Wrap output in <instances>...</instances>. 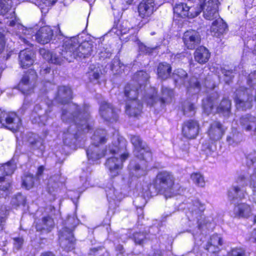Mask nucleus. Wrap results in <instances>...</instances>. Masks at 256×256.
Returning <instances> with one entry per match:
<instances>
[{
	"label": "nucleus",
	"mask_w": 256,
	"mask_h": 256,
	"mask_svg": "<svg viewBox=\"0 0 256 256\" xmlns=\"http://www.w3.org/2000/svg\"><path fill=\"white\" fill-rule=\"evenodd\" d=\"M14 245L17 250H19L23 244L24 240L22 238H14Z\"/></svg>",
	"instance_id": "nucleus-54"
},
{
	"label": "nucleus",
	"mask_w": 256,
	"mask_h": 256,
	"mask_svg": "<svg viewBox=\"0 0 256 256\" xmlns=\"http://www.w3.org/2000/svg\"><path fill=\"white\" fill-rule=\"evenodd\" d=\"M222 238L217 234H213L210 238L206 246V249L209 253L214 254L220 251V246L222 244Z\"/></svg>",
	"instance_id": "nucleus-25"
},
{
	"label": "nucleus",
	"mask_w": 256,
	"mask_h": 256,
	"mask_svg": "<svg viewBox=\"0 0 256 256\" xmlns=\"http://www.w3.org/2000/svg\"><path fill=\"white\" fill-rule=\"evenodd\" d=\"M40 256H56V255L51 252H42Z\"/></svg>",
	"instance_id": "nucleus-60"
},
{
	"label": "nucleus",
	"mask_w": 256,
	"mask_h": 256,
	"mask_svg": "<svg viewBox=\"0 0 256 256\" xmlns=\"http://www.w3.org/2000/svg\"><path fill=\"white\" fill-rule=\"evenodd\" d=\"M182 110L184 115L191 116H194L196 112V107L194 104L188 101H186L183 104Z\"/></svg>",
	"instance_id": "nucleus-42"
},
{
	"label": "nucleus",
	"mask_w": 256,
	"mask_h": 256,
	"mask_svg": "<svg viewBox=\"0 0 256 256\" xmlns=\"http://www.w3.org/2000/svg\"><path fill=\"white\" fill-rule=\"evenodd\" d=\"M26 202V198L20 194L14 196L12 199L11 204L12 206L16 208L20 205H24Z\"/></svg>",
	"instance_id": "nucleus-46"
},
{
	"label": "nucleus",
	"mask_w": 256,
	"mask_h": 256,
	"mask_svg": "<svg viewBox=\"0 0 256 256\" xmlns=\"http://www.w3.org/2000/svg\"><path fill=\"white\" fill-rule=\"evenodd\" d=\"M193 182L198 186L203 187L204 186V180L203 176L200 173H194L191 175Z\"/></svg>",
	"instance_id": "nucleus-48"
},
{
	"label": "nucleus",
	"mask_w": 256,
	"mask_h": 256,
	"mask_svg": "<svg viewBox=\"0 0 256 256\" xmlns=\"http://www.w3.org/2000/svg\"><path fill=\"white\" fill-rule=\"evenodd\" d=\"M20 126V119L15 113L7 112L0 110V127L4 126L12 132H15Z\"/></svg>",
	"instance_id": "nucleus-9"
},
{
	"label": "nucleus",
	"mask_w": 256,
	"mask_h": 256,
	"mask_svg": "<svg viewBox=\"0 0 256 256\" xmlns=\"http://www.w3.org/2000/svg\"><path fill=\"white\" fill-rule=\"evenodd\" d=\"M62 120L65 122L72 123L63 136L64 142L66 144H72V140L76 138V132L72 130L73 127L76 128L78 131L84 132H88L90 128L88 108L84 107L82 111L78 106L74 104H70L62 109Z\"/></svg>",
	"instance_id": "nucleus-1"
},
{
	"label": "nucleus",
	"mask_w": 256,
	"mask_h": 256,
	"mask_svg": "<svg viewBox=\"0 0 256 256\" xmlns=\"http://www.w3.org/2000/svg\"><path fill=\"white\" fill-rule=\"evenodd\" d=\"M54 226L53 219L49 216L44 217L40 222L37 223L36 228L37 231L40 232H50Z\"/></svg>",
	"instance_id": "nucleus-31"
},
{
	"label": "nucleus",
	"mask_w": 256,
	"mask_h": 256,
	"mask_svg": "<svg viewBox=\"0 0 256 256\" xmlns=\"http://www.w3.org/2000/svg\"><path fill=\"white\" fill-rule=\"evenodd\" d=\"M72 98L70 88L66 86H60L58 88L56 100L60 103L66 104Z\"/></svg>",
	"instance_id": "nucleus-29"
},
{
	"label": "nucleus",
	"mask_w": 256,
	"mask_h": 256,
	"mask_svg": "<svg viewBox=\"0 0 256 256\" xmlns=\"http://www.w3.org/2000/svg\"><path fill=\"white\" fill-rule=\"evenodd\" d=\"M53 36V31L48 26H44L40 28L34 36L36 40L42 44H48Z\"/></svg>",
	"instance_id": "nucleus-20"
},
{
	"label": "nucleus",
	"mask_w": 256,
	"mask_h": 256,
	"mask_svg": "<svg viewBox=\"0 0 256 256\" xmlns=\"http://www.w3.org/2000/svg\"><path fill=\"white\" fill-rule=\"evenodd\" d=\"M142 104L138 100H128L126 106V112L130 116L136 117L142 112Z\"/></svg>",
	"instance_id": "nucleus-24"
},
{
	"label": "nucleus",
	"mask_w": 256,
	"mask_h": 256,
	"mask_svg": "<svg viewBox=\"0 0 256 256\" xmlns=\"http://www.w3.org/2000/svg\"><path fill=\"white\" fill-rule=\"evenodd\" d=\"M138 86L134 84V82L128 84L124 88V94L128 99V100H138L137 97L138 94Z\"/></svg>",
	"instance_id": "nucleus-34"
},
{
	"label": "nucleus",
	"mask_w": 256,
	"mask_h": 256,
	"mask_svg": "<svg viewBox=\"0 0 256 256\" xmlns=\"http://www.w3.org/2000/svg\"><path fill=\"white\" fill-rule=\"evenodd\" d=\"M6 216L4 214L0 215V231L4 229V226L6 222Z\"/></svg>",
	"instance_id": "nucleus-58"
},
{
	"label": "nucleus",
	"mask_w": 256,
	"mask_h": 256,
	"mask_svg": "<svg viewBox=\"0 0 256 256\" xmlns=\"http://www.w3.org/2000/svg\"><path fill=\"white\" fill-rule=\"evenodd\" d=\"M200 126L197 121L188 120L184 124L182 132L184 136L189 139L195 138L199 133Z\"/></svg>",
	"instance_id": "nucleus-16"
},
{
	"label": "nucleus",
	"mask_w": 256,
	"mask_h": 256,
	"mask_svg": "<svg viewBox=\"0 0 256 256\" xmlns=\"http://www.w3.org/2000/svg\"><path fill=\"white\" fill-rule=\"evenodd\" d=\"M140 49L141 51L145 52L146 53L150 52V50L148 48L146 47V46L144 45H140Z\"/></svg>",
	"instance_id": "nucleus-62"
},
{
	"label": "nucleus",
	"mask_w": 256,
	"mask_h": 256,
	"mask_svg": "<svg viewBox=\"0 0 256 256\" xmlns=\"http://www.w3.org/2000/svg\"><path fill=\"white\" fill-rule=\"evenodd\" d=\"M106 131L102 129H98L92 136V144L86 150V154L88 160L94 162L102 158L105 152L98 146L100 144L106 143Z\"/></svg>",
	"instance_id": "nucleus-6"
},
{
	"label": "nucleus",
	"mask_w": 256,
	"mask_h": 256,
	"mask_svg": "<svg viewBox=\"0 0 256 256\" xmlns=\"http://www.w3.org/2000/svg\"><path fill=\"white\" fill-rule=\"evenodd\" d=\"M228 29L226 24L220 18H218L212 24L210 31L212 34L216 37H220Z\"/></svg>",
	"instance_id": "nucleus-28"
},
{
	"label": "nucleus",
	"mask_w": 256,
	"mask_h": 256,
	"mask_svg": "<svg viewBox=\"0 0 256 256\" xmlns=\"http://www.w3.org/2000/svg\"><path fill=\"white\" fill-rule=\"evenodd\" d=\"M12 6V0H0V14L6 16V18H12L14 12L8 13Z\"/></svg>",
	"instance_id": "nucleus-37"
},
{
	"label": "nucleus",
	"mask_w": 256,
	"mask_h": 256,
	"mask_svg": "<svg viewBox=\"0 0 256 256\" xmlns=\"http://www.w3.org/2000/svg\"><path fill=\"white\" fill-rule=\"evenodd\" d=\"M154 5L153 0H142L138 6L139 16L142 18L150 17L154 11Z\"/></svg>",
	"instance_id": "nucleus-19"
},
{
	"label": "nucleus",
	"mask_w": 256,
	"mask_h": 256,
	"mask_svg": "<svg viewBox=\"0 0 256 256\" xmlns=\"http://www.w3.org/2000/svg\"><path fill=\"white\" fill-rule=\"evenodd\" d=\"M62 48V52H50L44 49L40 50V54L43 56L44 58L46 60L56 64H60L64 60V59L66 60L63 56Z\"/></svg>",
	"instance_id": "nucleus-23"
},
{
	"label": "nucleus",
	"mask_w": 256,
	"mask_h": 256,
	"mask_svg": "<svg viewBox=\"0 0 256 256\" xmlns=\"http://www.w3.org/2000/svg\"><path fill=\"white\" fill-rule=\"evenodd\" d=\"M33 52L28 49L21 50L19 54L20 64L22 68H26L34 62Z\"/></svg>",
	"instance_id": "nucleus-27"
},
{
	"label": "nucleus",
	"mask_w": 256,
	"mask_h": 256,
	"mask_svg": "<svg viewBox=\"0 0 256 256\" xmlns=\"http://www.w3.org/2000/svg\"><path fill=\"white\" fill-rule=\"evenodd\" d=\"M246 195V191L243 186H234L228 192V200L234 204L244 198Z\"/></svg>",
	"instance_id": "nucleus-22"
},
{
	"label": "nucleus",
	"mask_w": 256,
	"mask_h": 256,
	"mask_svg": "<svg viewBox=\"0 0 256 256\" xmlns=\"http://www.w3.org/2000/svg\"><path fill=\"white\" fill-rule=\"evenodd\" d=\"M162 96L158 98L157 97V92L156 89H151L150 93H148L145 98L147 104L150 106H153L158 100H160L162 104L169 102L171 101L173 96V91L166 87L162 86L161 90Z\"/></svg>",
	"instance_id": "nucleus-10"
},
{
	"label": "nucleus",
	"mask_w": 256,
	"mask_h": 256,
	"mask_svg": "<svg viewBox=\"0 0 256 256\" xmlns=\"http://www.w3.org/2000/svg\"><path fill=\"white\" fill-rule=\"evenodd\" d=\"M58 0H41L42 4L46 6H51L57 2Z\"/></svg>",
	"instance_id": "nucleus-57"
},
{
	"label": "nucleus",
	"mask_w": 256,
	"mask_h": 256,
	"mask_svg": "<svg viewBox=\"0 0 256 256\" xmlns=\"http://www.w3.org/2000/svg\"><path fill=\"white\" fill-rule=\"evenodd\" d=\"M210 54L207 48L200 46L197 48L194 53V58L196 62L200 64L206 62L210 58Z\"/></svg>",
	"instance_id": "nucleus-33"
},
{
	"label": "nucleus",
	"mask_w": 256,
	"mask_h": 256,
	"mask_svg": "<svg viewBox=\"0 0 256 256\" xmlns=\"http://www.w3.org/2000/svg\"><path fill=\"white\" fill-rule=\"evenodd\" d=\"M150 76L148 73L143 70H140L134 74L132 82L140 88L142 85L145 84L147 82Z\"/></svg>",
	"instance_id": "nucleus-38"
},
{
	"label": "nucleus",
	"mask_w": 256,
	"mask_h": 256,
	"mask_svg": "<svg viewBox=\"0 0 256 256\" xmlns=\"http://www.w3.org/2000/svg\"><path fill=\"white\" fill-rule=\"evenodd\" d=\"M102 250V248L100 246L98 248H90L88 253L89 255L95 256L99 254V252Z\"/></svg>",
	"instance_id": "nucleus-55"
},
{
	"label": "nucleus",
	"mask_w": 256,
	"mask_h": 256,
	"mask_svg": "<svg viewBox=\"0 0 256 256\" xmlns=\"http://www.w3.org/2000/svg\"><path fill=\"white\" fill-rule=\"evenodd\" d=\"M248 84L250 87L256 89V71L250 74L248 78Z\"/></svg>",
	"instance_id": "nucleus-50"
},
{
	"label": "nucleus",
	"mask_w": 256,
	"mask_h": 256,
	"mask_svg": "<svg viewBox=\"0 0 256 256\" xmlns=\"http://www.w3.org/2000/svg\"><path fill=\"white\" fill-rule=\"evenodd\" d=\"M34 184V178L32 175L28 174L24 176L22 179V186L26 189L32 188Z\"/></svg>",
	"instance_id": "nucleus-45"
},
{
	"label": "nucleus",
	"mask_w": 256,
	"mask_h": 256,
	"mask_svg": "<svg viewBox=\"0 0 256 256\" xmlns=\"http://www.w3.org/2000/svg\"><path fill=\"white\" fill-rule=\"evenodd\" d=\"M90 68V70L88 72V76L90 80L93 82L98 80L102 74L100 69L94 66H91Z\"/></svg>",
	"instance_id": "nucleus-43"
},
{
	"label": "nucleus",
	"mask_w": 256,
	"mask_h": 256,
	"mask_svg": "<svg viewBox=\"0 0 256 256\" xmlns=\"http://www.w3.org/2000/svg\"><path fill=\"white\" fill-rule=\"evenodd\" d=\"M231 107V101L227 98H224L218 106L216 110L224 116H228L230 114Z\"/></svg>",
	"instance_id": "nucleus-36"
},
{
	"label": "nucleus",
	"mask_w": 256,
	"mask_h": 256,
	"mask_svg": "<svg viewBox=\"0 0 256 256\" xmlns=\"http://www.w3.org/2000/svg\"><path fill=\"white\" fill-rule=\"evenodd\" d=\"M126 142L122 138H118L111 146H109L108 151L114 156L108 158L106 166L110 170L111 176L114 177L119 174L122 168V163L129 156L126 152Z\"/></svg>",
	"instance_id": "nucleus-3"
},
{
	"label": "nucleus",
	"mask_w": 256,
	"mask_h": 256,
	"mask_svg": "<svg viewBox=\"0 0 256 256\" xmlns=\"http://www.w3.org/2000/svg\"><path fill=\"white\" fill-rule=\"evenodd\" d=\"M242 140V134L236 131L227 136L226 141L230 144H237Z\"/></svg>",
	"instance_id": "nucleus-44"
},
{
	"label": "nucleus",
	"mask_w": 256,
	"mask_h": 256,
	"mask_svg": "<svg viewBox=\"0 0 256 256\" xmlns=\"http://www.w3.org/2000/svg\"><path fill=\"white\" fill-rule=\"evenodd\" d=\"M148 236L144 232H136L133 234L132 239L136 244L142 246L148 240Z\"/></svg>",
	"instance_id": "nucleus-40"
},
{
	"label": "nucleus",
	"mask_w": 256,
	"mask_h": 256,
	"mask_svg": "<svg viewBox=\"0 0 256 256\" xmlns=\"http://www.w3.org/2000/svg\"><path fill=\"white\" fill-rule=\"evenodd\" d=\"M222 74L224 76V80L227 84L232 80L234 78L233 72L232 70H226L225 69L222 70Z\"/></svg>",
	"instance_id": "nucleus-51"
},
{
	"label": "nucleus",
	"mask_w": 256,
	"mask_h": 256,
	"mask_svg": "<svg viewBox=\"0 0 256 256\" xmlns=\"http://www.w3.org/2000/svg\"><path fill=\"white\" fill-rule=\"evenodd\" d=\"M202 5L197 6H188V15L187 16L188 18H193L196 16L202 10Z\"/></svg>",
	"instance_id": "nucleus-47"
},
{
	"label": "nucleus",
	"mask_w": 256,
	"mask_h": 256,
	"mask_svg": "<svg viewBox=\"0 0 256 256\" xmlns=\"http://www.w3.org/2000/svg\"><path fill=\"white\" fill-rule=\"evenodd\" d=\"M188 9V6L187 4L183 2L176 4L173 8L174 14H176L178 16L182 18L187 17Z\"/></svg>",
	"instance_id": "nucleus-39"
},
{
	"label": "nucleus",
	"mask_w": 256,
	"mask_h": 256,
	"mask_svg": "<svg viewBox=\"0 0 256 256\" xmlns=\"http://www.w3.org/2000/svg\"><path fill=\"white\" fill-rule=\"evenodd\" d=\"M54 178H50L48 180V189L49 192H54L58 187V184L57 182H54Z\"/></svg>",
	"instance_id": "nucleus-52"
},
{
	"label": "nucleus",
	"mask_w": 256,
	"mask_h": 256,
	"mask_svg": "<svg viewBox=\"0 0 256 256\" xmlns=\"http://www.w3.org/2000/svg\"><path fill=\"white\" fill-rule=\"evenodd\" d=\"M5 46L4 36L1 32H0V54L3 51Z\"/></svg>",
	"instance_id": "nucleus-56"
},
{
	"label": "nucleus",
	"mask_w": 256,
	"mask_h": 256,
	"mask_svg": "<svg viewBox=\"0 0 256 256\" xmlns=\"http://www.w3.org/2000/svg\"><path fill=\"white\" fill-rule=\"evenodd\" d=\"M226 129L219 122H212L209 127L208 134L210 138L213 141L220 140L225 132Z\"/></svg>",
	"instance_id": "nucleus-18"
},
{
	"label": "nucleus",
	"mask_w": 256,
	"mask_h": 256,
	"mask_svg": "<svg viewBox=\"0 0 256 256\" xmlns=\"http://www.w3.org/2000/svg\"><path fill=\"white\" fill-rule=\"evenodd\" d=\"M235 216L248 218L252 214V208L246 203H240L234 208Z\"/></svg>",
	"instance_id": "nucleus-30"
},
{
	"label": "nucleus",
	"mask_w": 256,
	"mask_h": 256,
	"mask_svg": "<svg viewBox=\"0 0 256 256\" xmlns=\"http://www.w3.org/2000/svg\"><path fill=\"white\" fill-rule=\"evenodd\" d=\"M218 0H208L202 7L204 16L208 20L217 19L219 17L218 12Z\"/></svg>",
	"instance_id": "nucleus-13"
},
{
	"label": "nucleus",
	"mask_w": 256,
	"mask_h": 256,
	"mask_svg": "<svg viewBox=\"0 0 256 256\" xmlns=\"http://www.w3.org/2000/svg\"><path fill=\"white\" fill-rule=\"evenodd\" d=\"M44 170V168L43 166H40L38 169L36 174L38 176H41Z\"/></svg>",
	"instance_id": "nucleus-61"
},
{
	"label": "nucleus",
	"mask_w": 256,
	"mask_h": 256,
	"mask_svg": "<svg viewBox=\"0 0 256 256\" xmlns=\"http://www.w3.org/2000/svg\"><path fill=\"white\" fill-rule=\"evenodd\" d=\"M73 230L67 227L62 228L59 232V242L62 248L66 251L74 249L76 239L72 233Z\"/></svg>",
	"instance_id": "nucleus-11"
},
{
	"label": "nucleus",
	"mask_w": 256,
	"mask_h": 256,
	"mask_svg": "<svg viewBox=\"0 0 256 256\" xmlns=\"http://www.w3.org/2000/svg\"><path fill=\"white\" fill-rule=\"evenodd\" d=\"M218 98V94L216 92H214L206 100H202L204 110L207 115H208L212 112L214 106Z\"/></svg>",
	"instance_id": "nucleus-32"
},
{
	"label": "nucleus",
	"mask_w": 256,
	"mask_h": 256,
	"mask_svg": "<svg viewBox=\"0 0 256 256\" xmlns=\"http://www.w3.org/2000/svg\"><path fill=\"white\" fill-rule=\"evenodd\" d=\"M246 158L247 165L254 168V172L250 176V185L254 192L256 193V152H250L246 155Z\"/></svg>",
	"instance_id": "nucleus-21"
},
{
	"label": "nucleus",
	"mask_w": 256,
	"mask_h": 256,
	"mask_svg": "<svg viewBox=\"0 0 256 256\" xmlns=\"http://www.w3.org/2000/svg\"><path fill=\"white\" fill-rule=\"evenodd\" d=\"M234 98L238 109L246 110L252 106L253 96L250 90L240 88L236 90Z\"/></svg>",
	"instance_id": "nucleus-7"
},
{
	"label": "nucleus",
	"mask_w": 256,
	"mask_h": 256,
	"mask_svg": "<svg viewBox=\"0 0 256 256\" xmlns=\"http://www.w3.org/2000/svg\"><path fill=\"white\" fill-rule=\"evenodd\" d=\"M229 256H245L244 252L242 248H234L229 253Z\"/></svg>",
	"instance_id": "nucleus-53"
},
{
	"label": "nucleus",
	"mask_w": 256,
	"mask_h": 256,
	"mask_svg": "<svg viewBox=\"0 0 256 256\" xmlns=\"http://www.w3.org/2000/svg\"><path fill=\"white\" fill-rule=\"evenodd\" d=\"M16 169V165L10 162H8L0 168V172H2L0 176H10L13 174Z\"/></svg>",
	"instance_id": "nucleus-41"
},
{
	"label": "nucleus",
	"mask_w": 256,
	"mask_h": 256,
	"mask_svg": "<svg viewBox=\"0 0 256 256\" xmlns=\"http://www.w3.org/2000/svg\"><path fill=\"white\" fill-rule=\"evenodd\" d=\"M250 240L251 242L256 243V230H254L252 231V236L250 238Z\"/></svg>",
	"instance_id": "nucleus-59"
},
{
	"label": "nucleus",
	"mask_w": 256,
	"mask_h": 256,
	"mask_svg": "<svg viewBox=\"0 0 256 256\" xmlns=\"http://www.w3.org/2000/svg\"><path fill=\"white\" fill-rule=\"evenodd\" d=\"M172 72V68L166 62L160 63L157 69L158 76L162 80H165L170 78Z\"/></svg>",
	"instance_id": "nucleus-35"
},
{
	"label": "nucleus",
	"mask_w": 256,
	"mask_h": 256,
	"mask_svg": "<svg viewBox=\"0 0 256 256\" xmlns=\"http://www.w3.org/2000/svg\"><path fill=\"white\" fill-rule=\"evenodd\" d=\"M33 138H30L28 142L30 144L34 149H42V140L37 136L36 134H32Z\"/></svg>",
	"instance_id": "nucleus-49"
},
{
	"label": "nucleus",
	"mask_w": 256,
	"mask_h": 256,
	"mask_svg": "<svg viewBox=\"0 0 256 256\" xmlns=\"http://www.w3.org/2000/svg\"><path fill=\"white\" fill-rule=\"evenodd\" d=\"M130 142L134 147V155L140 163L132 160L128 166L130 173L133 176L140 177L146 174L148 163L152 160V154L150 148L138 136H132Z\"/></svg>",
	"instance_id": "nucleus-2"
},
{
	"label": "nucleus",
	"mask_w": 256,
	"mask_h": 256,
	"mask_svg": "<svg viewBox=\"0 0 256 256\" xmlns=\"http://www.w3.org/2000/svg\"><path fill=\"white\" fill-rule=\"evenodd\" d=\"M174 178L170 172L164 171L158 172L153 182V185L158 192L166 198H171L178 193L174 184Z\"/></svg>",
	"instance_id": "nucleus-5"
},
{
	"label": "nucleus",
	"mask_w": 256,
	"mask_h": 256,
	"mask_svg": "<svg viewBox=\"0 0 256 256\" xmlns=\"http://www.w3.org/2000/svg\"><path fill=\"white\" fill-rule=\"evenodd\" d=\"M28 38H29L28 36H27L26 38H22V37L20 38L21 40V41L22 42L24 43L28 44V45L30 44L29 41L28 40Z\"/></svg>",
	"instance_id": "nucleus-63"
},
{
	"label": "nucleus",
	"mask_w": 256,
	"mask_h": 256,
	"mask_svg": "<svg viewBox=\"0 0 256 256\" xmlns=\"http://www.w3.org/2000/svg\"><path fill=\"white\" fill-rule=\"evenodd\" d=\"M93 51V45L88 42H84L80 44L77 38H73L65 40L62 44L64 57L68 62L76 58H85L90 56Z\"/></svg>",
	"instance_id": "nucleus-4"
},
{
	"label": "nucleus",
	"mask_w": 256,
	"mask_h": 256,
	"mask_svg": "<svg viewBox=\"0 0 256 256\" xmlns=\"http://www.w3.org/2000/svg\"><path fill=\"white\" fill-rule=\"evenodd\" d=\"M183 41L188 49L193 50L200 43V34L197 31L192 30H187L184 34Z\"/></svg>",
	"instance_id": "nucleus-14"
},
{
	"label": "nucleus",
	"mask_w": 256,
	"mask_h": 256,
	"mask_svg": "<svg viewBox=\"0 0 256 256\" xmlns=\"http://www.w3.org/2000/svg\"><path fill=\"white\" fill-rule=\"evenodd\" d=\"M240 123L242 128L246 131L254 130L256 132V118L250 114H247L242 116Z\"/></svg>",
	"instance_id": "nucleus-26"
},
{
	"label": "nucleus",
	"mask_w": 256,
	"mask_h": 256,
	"mask_svg": "<svg viewBox=\"0 0 256 256\" xmlns=\"http://www.w3.org/2000/svg\"><path fill=\"white\" fill-rule=\"evenodd\" d=\"M128 4H131L133 2L134 0H123Z\"/></svg>",
	"instance_id": "nucleus-64"
},
{
	"label": "nucleus",
	"mask_w": 256,
	"mask_h": 256,
	"mask_svg": "<svg viewBox=\"0 0 256 256\" xmlns=\"http://www.w3.org/2000/svg\"><path fill=\"white\" fill-rule=\"evenodd\" d=\"M38 76L34 70H30L22 76L18 86L24 94H27L34 87Z\"/></svg>",
	"instance_id": "nucleus-12"
},
{
	"label": "nucleus",
	"mask_w": 256,
	"mask_h": 256,
	"mask_svg": "<svg viewBox=\"0 0 256 256\" xmlns=\"http://www.w3.org/2000/svg\"><path fill=\"white\" fill-rule=\"evenodd\" d=\"M99 111L102 118L106 121H116L118 118L117 114L113 106L106 102H102Z\"/></svg>",
	"instance_id": "nucleus-17"
},
{
	"label": "nucleus",
	"mask_w": 256,
	"mask_h": 256,
	"mask_svg": "<svg viewBox=\"0 0 256 256\" xmlns=\"http://www.w3.org/2000/svg\"><path fill=\"white\" fill-rule=\"evenodd\" d=\"M204 210V206L198 200H196L189 208V211L187 212V216L192 220H197L200 228L202 227V222H200L199 218H204L202 212Z\"/></svg>",
	"instance_id": "nucleus-15"
},
{
	"label": "nucleus",
	"mask_w": 256,
	"mask_h": 256,
	"mask_svg": "<svg viewBox=\"0 0 256 256\" xmlns=\"http://www.w3.org/2000/svg\"><path fill=\"white\" fill-rule=\"evenodd\" d=\"M174 74L176 82L184 84L190 93L196 94L200 91V86L196 77H192L188 80L187 73L182 69L177 70Z\"/></svg>",
	"instance_id": "nucleus-8"
}]
</instances>
